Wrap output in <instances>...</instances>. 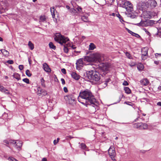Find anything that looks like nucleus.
<instances>
[{
  "label": "nucleus",
  "instance_id": "obj_1",
  "mask_svg": "<svg viewBox=\"0 0 161 161\" xmlns=\"http://www.w3.org/2000/svg\"><path fill=\"white\" fill-rule=\"evenodd\" d=\"M78 99L79 102L85 105H93L92 107L93 108L95 109V107H97L95 104L96 99L91 92L88 90L80 92Z\"/></svg>",
  "mask_w": 161,
  "mask_h": 161
},
{
  "label": "nucleus",
  "instance_id": "obj_2",
  "mask_svg": "<svg viewBox=\"0 0 161 161\" xmlns=\"http://www.w3.org/2000/svg\"><path fill=\"white\" fill-rule=\"evenodd\" d=\"M104 60L103 55L97 52L92 53L88 56H85L84 59V61L88 64L97 62H100Z\"/></svg>",
  "mask_w": 161,
  "mask_h": 161
},
{
  "label": "nucleus",
  "instance_id": "obj_3",
  "mask_svg": "<svg viewBox=\"0 0 161 161\" xmlns=\"http://www.w3.org/2000/svg\"><path fill=\"white\" fill-rule=\"evenodd\" d=\"M87 75L88 79L92 82L95 83L100 82L101 75L98 72L92 70L88 71Z\"/></svg>",
  "mask_w": 161,
  "mask_h": 161
},
{
  "label": "nucleus",
  "instance_id": "obj_4",
  "mask_svg": "<svg viewBox=\"0 0 161 161\" xmlns=\"http://www.w3.org/2000/svg\"><path fill=\"white\" fill-rule=\"evenodd\" d=\"M54 38L55 41L63 45L69 41L67 37L64 36L59 33H57L55 34Z\"/></svg>",
  "mask_w": 161,
  "mask_h": 161
},
{
  "label": "nucleus",
  "instance_id": "obj_5",
  "mask_svg": "<svg viewBox=\"0 0 161 161\" xmlns=\"http://www.w3.org/2000/svg\"><path fill=\"white\" fill-rule=\"evenodd\" d=\"M149 3L146 2H140L137 5V8L140 10L144 12L147 8H149Z\"/></svg>",
  "mask_w": 161,
  "mask_h": 161
},
{
  "label": "nucleus",
  "instance_id": "obj_6",
  "mask_svg": "<svg viewBox=\"0 0 161 161\" xmlns=\"http://www.w3.org/2000/svg\"><path fill=\"white\" fill-rule=\"evenodd\" d=\"M64 99L67 103L70 104H73L75 100V97L72 94H69L65 96Z\"/></svg>",
  "mask_w": 161,
  "mask_h": 161
},
{
  "label": "nucleus",
  "instance_id": "obj_7",
  "mask_svg": "<svg viewBox=\"0 0 161 161\" xmlns=\"http://www.w3.org/2000/svg\"><path fill=\"white\" fill-rule=\"evenodd\" d=\"M115 148L113 146H111L108 150V153L109 157L113 160H115L116 153Z\"/></svg>",
  "mask_w": 161,
  "mask_h": 161
},
{
  "label": "nucleus",
  "instance_id": "obj_8",
  "mask_svg": "<svg viewBox=\"0 0 161 161\" xmlns=\"http://www.w3.org/2000/svg\"><path fill=\"white\" fill-rule=\"evenodd\" d=\"M10 143L11 145H12L13 146L17 148H20L22 145V142L18 140L13 141L10 140Z\"/></svg>",
  "mask_w": 161,
  "mask_h": 161
},
{
  "label": "nucleus",
  "instance_id": "obj_9",
  "mask_svg": "<svg viewBox=\"0 0 161 161\" xmlns=\"http://www.w3.org/2000/svg\"><path fill=\"white\" fill-rule=\"evenodd\" d=\"M84 58H81L79 59L76 62V68L77 70H79L81 69V67H83L84 65L86 64H85V63L83 62V61L85 62L84 60Z\"/></svg>",
  "mask_w": 161,
  "mask_h": 161
},
{
  "label": "nucleus",
  "instance_id": "obj_10",
  "mask_svg": "<svg viewBox=\"0 0 161 161\" xmlns=\"http://www.w3.org/2000/svg\"><path fill=\"white\" fill-rule=\"evenodd\" d=\"M152 21L151 20H146L145 21L142 20L139 23L136 24V25L138 26H147L151 25Z\"/></svg>",
  "mask_w": 161,
  "mask_h": 161
},
{
  "label": "nucleus",
  "instance_id": "obj_11",
  "mask_svg": "<svg viewBox=\"0 0 161 161\" xmlns=\"http://www.w3.org/2000/svg\"><path fill=\"white\" fill-rule=\"evenodd\" d=\"M100 67L103 71H107L109 70L111 65L109 63H102L100 64Z\"/></svg>",
  "mask_w": 161,
  "mask_h": 161
},
{
  "label": "nucleus",
  "instance_id": "obj_12",
  "mask_svg": "<svg viewBox=\"0 0 161 161\" xmlns=\"http://www.w3.org/2000/svg\"><path fill=\"white\" fill-rule=\"evenodd\" d=\"M148 48L147 47H143L142 49V60H145L146 59L145 57L147 56Z\"/></svg>",
  "mask_w": 161,
  "mask_h": 161
},
{
  "label": "nucleus",
  "instance_id": "obj_13",
  "mask_svg": "<svg viewBox=\"0 0 161 161\" xmlns=\"http://www.w3.org/2000/svg\"><path fill=\"white\" fill-rule=\"evenodd\" d=\"M0 91L8 95H11L9 90L0 84Z\"/></svg>",
  "mask_w": 161,
  "mask_h": 161
},
{
  "label": "nucleus",
  "instance_id": "obj_14",
  "mask_svg": "<svg viewBox=\"0 0 161 161\" xmlns=\"http://www.w3.org/2000/svg\"><path fill=\"white\" fill-rule=\"evenodd\" d=\"M149 3V8H153L155 7L157 5V3L154 0H150L147 2Z\"/></svg>",
  "mask_w": 161,
  "mask_h": 161
},
{
  "label": "nucleus",
  "instance_id": "obj_15",
  "mask_svg": "<svg viewBox=\"0 0 161 161\" xmlns=\"http://www.w3.org/2000/svg\"><path fill=\"white\" fill-rule=\"evenodd\" d=\"M143 15L144 18L147 19H151L153 16L152 13L150 11H145L143 12Z\"/></svg>",
  "mask_w": 161,
  "mask_h": 161
},
{
  "label": "nucleus",
  "instance_id": "obj_16",
  "mask_svg": "<svg viewBox=\"0 0 161 161\" xmlns=\"http://www.w3.org/2000/svg\"><path fill=\"white\" fill-rule=\"evenodd\" d=\"M121 4L122 5V7L125 8L129 5L131 6V3L129 1L126 0H123Z\"/></svg>",
  "mask_w": 161,
  "mask_h": 161
},
{
  "label": "nucleus",
  "instance_id": "obj_17",
  "mask_svg": "<svg viewBox=\"0 0 161 161\" xmlns=\"http://www.w3.org/2000/svg\"><path fill=\"white\" fill-rule=\"evenodd\" d=\"M71 77L75 80H78L80 78V76L75 72L71 73Z\"/></svg>",
  "mask_w": 161,
  "mask_h": 161
},
{
  "label": "nucleus",
  "instance_id": "obj_18",
  "mask_svg": "<svg viewBox=\"0 0 161 161\" xmlns=\"http://www.w3.org/2000/svg\"><path fill=\"white\" fill-rule=\"evenodd\" d=\"M43 69L47 72H50L51 69L47 64L45 63L43 64Z\"/></svg>",
  "mask_w": 161,
  "mask_h": 161
},
{
  "label": "nucleus",
  "instance_id": "obj_19",
  "mask_svg": "<svg viewBox=\"0 0 161 161\" xmlns=\"http://www.w3.org/2000/svg\"><path fill=\"white\" fill-rule=\"evenodd\" d=\"M140 82L142 85L147 86L149 84V81L147 79H143L141 80Z\"/></svg>",
  "mask_w": 161,
  "mask_h": 161
},
{
  "label": "nucleus",
  "instance_id": "obj_20",
  "mask_svg": "<svg viewBox=\"0 0 161 161\" xmlns=\"http://www.w3.org/2000/svg\"><path fill=\"white\" fill-rule=\"evenodd\" d=\"M125 9L129 13V14H131V13L133 11V6L132 4H131V6L129 5L128 7H127Z\"/></svg>",
  "mask_w": 161,
  "mask_h": 161
},
{
  "label": "nucleus",
  "instance_id": "obj_21",
  "mask_svg": "<svg viewBox=\"0 0 161 161\" xmlns=\"http://www.w3.org/2000/svg\"><path fill=\"white\" fill-rule=\"evenodd\" d=\"M37 93L40 94H42L43 95H45L47 94V92L45 91H42V89L40 87H38L37 88Z\"/></svg>",
  "mask_w": 161,
  "mask_h": 161
},
{
  "label": "nucleus",
  "instance_id": "obj_22",
  "mask_svg": "<svg viewBox=\"0 0 161 161\" xmlns=\"http://www.w3.org/2000/svg\"><path fill=\"white\" fill-rule=\"evenodd\" d=\"M0 51L5 56H8L9 55V52L4 49H1Z\"/></svg>",
  "mask_w": 161,
  "mask_h": 161
},
{
  "label": "nucleus",
  "instance_id": "obj_23",
  "mask_svg": "<svg viewBox=\"0 0 161 161\" xmlns=\"http://www.w3.org/2000/svg\"><path fill=\"white\" fill-rule=\"evenodd\" d=\"M141 130L147 129L148 127V125L146 123H141Z\"/></svg>",
  "mask_w": 161,
  "mask_h": 161
},
{
  "label": "nucleus",
  "instance_id": "obj_24",
  "mask_svg": "<svg viewBox=\"0 0 161 161\" xmlns=\"http://www.w3.org/2000/svg\"><path fill=\"white\" fill-rule=\"evenodd\" d=\"M81 19L82 20L85 22H88L89 21L88 17L85 15L82 16H81Z\"/></svg>",
  "mask_w": 161,
  "mask_h": 161
},
{
  "label": "nucleus",
  "instance_id": "obj_25",
  "mask_svg": "<svg viewBox=\"0 0 161 161\" xmlns=\"http://www.w3.org/2000/svg\"><path fill=\"white\" fill-rule=\"evenodd\" d=\"M96 48V47L94 44L92 43H91L89 45V50H94Z\"/></svg>",
  "mask_w": 161,
  "mask_h": 161
},
{
  "label": "nucleus",
  "instance_id": "obj_26",
  "mask_svg": "<svg viewBox=\"0 0 161 161\" xmlns=\"http://www.w3.org/2000/svg\"><path fill=\"white\" fill-rule=\"evenodd\" d=\"M138 69L140 71H142L144 69L143 65L141 63H139L137 65Z\"/></svg>",
  "mask_w": 161,
  "mask_h": 161
},
{
  "label": "nucleus",
  "instance_id": "obj_27",
  "mask_svg": "<svg viewBox=\"0 0 161 161\" xmlns=\"http://www.w3.org/2000/svg\"><path fill=\"white\" fill-rule=\"evenodd\" d=\"M51 12L53 18H54L55 16V9L54 7H51L50 8Z\"/></svg>",
  "mask_w": 161,
  "mask_h": 161
},
{
  "label": "nucleus",
  "instance_id": "obj_28",
  "mask_svg": "<svg viewBox=\"0 0 161 161\" xmlns=\"http://www.w3.org/2000/svg\"><path fill=\"white\" fill-rule=\"evenodd\" d=\"M141 123H137L135 124L134 125V127L135 128L138 129H141Z\"/></svg>",
  "mask_w": 161,
  "mask_h": 161
},
{
  "label": "nucleus",
  "instance_id": "obj_29",
  "mask_svg": "<svg viewBox=\"0 0 161 161\" xmlns=\"http://www.w3.org/2000/svg\"><path fill=\"white\" fill-rule=\"evenodd\" d=\"M124 89L125 93H126L129 94L131 93V90L129 87H125L124 88Z\"/></svg>",
  "mask_w": 161,
  "mask_h": 161
},
{
  "label": "nucleus",
  "instance_id": "obj_30",
  "mask_svg": "<svg viewBox=\"0 0 161 161\" xmlns=\"http://www.w3.org/2000/svg\"><path fill=\"white\" fill-rule=\"evenodd\" d=\"M28 45L31 50H32L34 48V44L31 41H29L28 42Z\"/></svg>",
  "mask_w": 161,
  "mask_h": 161
},
{
  "label": "nucleus",
  "instance_id": "obj_31",
  "mask_svg": "<svg viewBox=\"0 0 161 161\" xmlns=\"http://www.w3.org/2000/svg\"><path fill=\"white\" fill-rule=\"evenodd\" d=\"M13 76L14 78L18 80H19L20 79V76L18 74H14L13 75Z\"/></svg>",
  "mask_w": 161,
  "mask_h": 161
},
{
  "label": "nucleus",
  "instance_id": "obj_32",
  "mask_svg": "<svg viewBox=\"0 0 161 161\" xmlns=\"http://www.w3.org/2000/svg\"><path fill=\"white\" fill-rule=\"evenodd\" d=\"M49 46L50 48L53 49L54 50L56 49V46L54 45L52 42H50L49 44Z\"/></svg>",
  "mask_w": 161,
  "mask_h": 161
},
{
  "label": "nucleus",
  "instance_id": "obj_33",
  "mask_svg": "<svg viewBox=\"0 0 161 161\" xmlns=\"http://www.w3.org/2000/svg\"><path fill=\"white\" fill-rule=\"evenodd\" d=\"M41 83L42 86L44 87H46V84L45 83V80L43 78H42L41 79Z\"/></svg>",
  "mask_w": 161,
  "mask_h": 161
},
{
  "label": "nucleus",
  "instance_id": "obj_34",
  "mask_svg": "<svg viewBox=\"0 0 161 161\" xmlns=\"http://www.w3.org/2000/svg\"><path fill=\"white\" fill-rule=\"evenodd\" d=\"M116 16L119 19L120 21L122 23L124 22L122 17L119 14H116Z\"/></svg>",
  "mask_w": 161,
  "mask_h": 161
},
{
  "label": "nucleus",
  "instance_id": "obj_35",
  "mask_svg": "<svg viewBox=\"0 0 161 161\" xmlns=\"http://www.w3.org/2000/svg\"><path fill=\"white\" fill-rule=\"evenodd\" d=\"M125 54L126 57L129 59H132V57L130 54L128 52H126L125 53Z\"/></svg>",
  "mask_w": 161,
  "mask_h": 161
},
{
  "label": "nucleus",
  "instance_id": "obj_36",
  "mask_svg": "<svg viewBox=\"0 0 161 161\" xmlns=\"http://www.w3.org/2000/svg\"><path fill=\"white\" fill-rule=\"evenodd\" d=\"M26 75L29 77H31V74L29 69H27L25 71Z\"/></svg>",
  "mask_w": 161,
  "mask_h": 161
},
{
  "label": "nucleus",
  "instance_id": "obj_37",
  "mask_svg": "<svg viewBox=\"0 0 161 161\" xmlns=\"http://www.w3.org/2000/svg\"><path fill=\"white\" fill-rule=\"evenodd\" d=\"M86 145L83 143H81L80 144V147L82 149H85L86 148Z\"/></svg>",
  "mask_w": 161,
  "mask_h": 161
},
{
  "label": "nucleus",
  "instance_id": "obj_38",
  "mask_svg": "<svg viewBox=\"0 0 161 161\" xmlns=\"http://www.w3.org/2000/svg\"><path fill=\"white\" fill-rule=\"evenodd\" d=\"M8 159L9 161H18L17 159H15V158L12 157H9L8 158Z\"/></svg>",
  "mask_w": 161,
  "mask_h": 161
},
{
  "label": "nucleus",
  "instance_id": "obj_39",
  "mask_svg": "<svg viewBox=\"0 0 161 161\" xmlns=\"http://www.w3.org/2000/svg\"><path fill=\"white\" fill-rule=\"evenodd\" d=\"M46 20V18L44 16H41L40 17V21H44Z\"/></svg>",
  "mask_w": 161,
  "mask_h": 161
},
{
  "label": "nucleus",
  "instance_id": "obj_40",
  "mask_svg": "<svg viewBox=\"0 0 161 161\" xmlns=\"http://www.w3.org/2000/svg\"><path fill=\"white\" fill-rule=\"evenodd\" d=\"M23 81L27 84L29 83V80L28 78H24L23 79Z\"/></svg>",
  "mask_w": 161,
  "mask_h": 161
},
{
  "label": "nucleus",
  "instance_id": "obj_41",
  "mask_svg": "<svg viewBox=\"0 0 161 161\" xmlns=\"http://www.w3.org/2000/svg\"><path fill=\"white\" fill-rule=\"evenodd\" d=\"M64 51L65 53H68V48L66 47L65 45H64Z\"/></svg>",
  "mask_w": 161,
  "mask_h": 161
},
{
  "label": "nucleus",
  "instance_id": "obj_42",
  "mask_svg": "<svg viewBox=\"0 0 161 161\" xmlns=\"http://www.w3.org/2000/svg\"><path fill=\"white\" fill-rule=\"evenodd\" d=\"M155 56L156 58H158L159 57H161V53H156L155 54Z\"/></svg>",
  "mask_w": 161,
  "mask_h": 161
},
{
  "label": "nucleus",
  "instance_id": "obj_43",
  "mask_svg": "<svg viewBox=\"0 0 161 161\" xmlns=\"http://www.w3.org/2000/svg\"><path fill=\"white\" fill-rule=\"evenodd\" d=\"M7 62L10 64H12L14 63V62L12 60H8Z\"/></svg>",
  "mask_w": 161,
  "mask_h": 161
},
{
  "label": "nucleus",
  "instance_id": "obj_44",
  "mask_svg": "<svg viewBox=\"0 0 161 161\" xmlns=\"http://www.w3.org/2000/svg\"><path fill=\"white\" fill-rule=\"evenodd\" d=\"M77 9L78 12H79L80 13H81L82 11V8L78 6L77 8Z\"/></svg>",
  "mask_w": 161,
  "mask_h": 161
},
{
  "label": "nucleus",
  "instance_id": "obj_45",
  "mask_svg": "<svg viewBox=\"0 0 161 161\" xmlns=\"http://www.w3.org/2000/svg\"><path fill=\"white\" fill-rule=\"evenodd\" d=\"M19 68L20 70H23L24 68L23 65H19Z\"/></svg>",
  "mask_w": 161,
  "mask_h": 161
},
{
  "label": "nucleus",
  "instance_id": "obj_46",
  "mask_svg": "<svg viewBox=\"0 0 161 161\" xmlns=\"http://www.w3.org/2000/svg\"><path fill=\"white\" fill-rule=\"evenodd\" d=\"M143 30L145 31L146 34H147L149 36H150V32L147 30L146 29H144Z\"/></svg>",
  "mask_w": 161,
  "mask_h": 161
},
{
  "label": "nucleus",
  "instance_id": "obj_47",
  "mask_svg": "<svg viewBox=\"0 0 161 161\" xmlns=\"http://www.w3.org/2000/svg\"><path fill=\"white\" fill-rule=\"evenodd\" d=\"M126 29L128 31V32L131 35H132L133 36V33H134V32H132V31H131L129 29H128L127 28H126Z\"/></svg>",
  "mask_w": 161,
  "mask_h": 161
},
{
  "label": "nucleus",
  "instance_id": "obj_48",
  "mask_svg": "<svg viewBox=\"0 0 161 161\" xmlns=\"http://www.w3.org/2000/svg\"><path fill=\"white\" fill-rule=\"evenodd\" d=\"M61 70L62 73L64 74H65L66 73V71L65 69H62Z\"/></svg>",
  "mask_w": 161,
  "mask_h": 161
},
{
  "label": "nucleus",
  "instance_id": "obj_49",
  "mask_svg": "<svg viewBox=\"0 0 161 161\" xmlns=\"http://www.w3.org/2000/svg\"><path fill=\"white\" fill-rule=\"evenodd\" d=\"M133 36L137 38L140 37V36L138 34L135 33H133Z\"/></svg>",
  "mask_w": 161,
  "mask_h": 161
},
{
  "label": "nucleus",
  "instance_id": "obj_50",
  "mask_svg": "<svg viewBox=\"0 0 161 161\" xmlns=\"http://www.w3.org/2000/svg\"><path fill=\"white\" fill-rule=\"evenodd\" d=\"M10 140H9V141H8V140H4V142L5 143H6V144H10V145H11V144H10Z\"/></svg>",
  "mask_w": 161,
  "mask_h": 161
},
{
  "label": "nucleus",
  "instance_id": "obj_51",
  "mask_svg": "<svg viewBox=\"0 0 161 161\" xmlns=\"http://www.w3.org/2000/svg\"><path fill=\"white\" fill-rule=\"evenodd\" d=\"M123 85L124 86H127L128 85V83L126 81H125L123 83Z\"/></svg>",
  "mask_w": 161,
  "mask_h": 161
},
{
  "label": "nucleus",
  "instance_id": "obj_52",
  "mask_svg": "<svg viewBox=\"0 0 161 161\" xmlns=\"http://www.w3.org/2000/svg\"><path fill=\"white\" fill-rule=\"evenodd\" d=\"M61 81L62 82V84L63 85H64L65 84V81L64 80L63 78H61Z\"/></svg>",
  "mask_w": 161,
  "mask_h": 161
},
{
  "label": "nucleus",
  "instance_id": "obj_53",
  "mask_svg": "<svg viewBox=\"0 0 161 161\" xmlns=\"http://www.w3.org/2000/svg\"><path fill=\"white\" fill-rule=\"evenodd\" d=\"M64 91L65 92H68V90L67 89V88L66 87H64Z\"/></svg>",
  "mask_w": 161,
  "mask_h": 161
},
{
  "label": "nucleus",
  "instance_id": "obj_54",
  "mask_svg": "<svg viewBox=\"0 0 161 161\" xmlns=\"http://www.w3.org/2000/svg\"><path fill=\"white\" fill-rule=\"evenodd\" d=\"M114 1V0H110V1H108V2L109 3H110V4H112Z\"/></svg>",
  "mask_w": 161,
  "mask_h": 161
},
{
  "label": "nucleus",
  "instance_id": "obj_55",
  "mask_svg": "<svg viewBox=\"0 0 161 161\" xmlns=\"http://www.w3.org/2000/svg\"><path fill=\"white\" fill-rule=\"evenodd\" d=\"M80 53V52L74 51V53H73L75 55H76L78 53Z\"/></svg>",
  "mask_w": 161,
  "mask_h": 161
},
{
  "label": "nucleus",
  "instance_id": "obj_56",
  "mask_svg": "<svg viewBox=\"0 0 161 161\" xmlns=\"http://www.w3.org/2000/svg\"><path fill=\"white\" fill-rule=\"evenodd\" d=\"M70 47H71L73 49H75L76 48V47H75L74 46L71 45V46L70 44Z\"/></svg>",
  "mask_w": 161,
  "mask_h": 161
},
{
  "label": "nucleus",
  "instance_id": "obj_57",
  "mask_svg": "<svg viewBox=\"0 0 161 161\" xmlns=\"http://www.w3.org/2000/svg\"><path fill=\"white\" fill-rule=\"evenodd\" d=\"M58 142V141H57L55 140L53 141V143L55 145H56Z\"/></svg>",
  "mask_w": 161,
  "mask_h": 161
},
{
  "label": "nucleus",
  "instance_id": "obj_58",
  "mask_svg": "<svg viewBox=\"0 0 161 161\" xmlns=\"http://www.w3.org/2000/svg\"><path fill=\"white\" fill-rule=\"evenodd\" d=\"M157 105L158 106H161V102H158L157 103Z\"/></svg>",
  "mask_w": 161,
  "mask_h": 161
},
{
  "label": "nucleus",
  "instance_id": "obj_59",
  "mask_svg": "<svg viewBox=\"0 0 161 161\" xmlns=\"http://www.w3.org/2000/svg\"><path fill=\"white\" fill-rule=\"evenodd\" d=\"M154 63L155 64H158L159 63V61H154Z\"/></svg>",
  "mask_w": 161,
  "mask_h": 161
},
{
  "label": "nucleus",
  "instance_id": "obj_60",
  "mask_svg": "<svg viewBox=\"0 0 161 161\" xmlns=\"http://www.w3.org/2000/svg\"><path fill=\"white\" fill-rule=\"evenodd\" d=\"M42 161H47V159L46 158H44L42 159Z\"/></svg>",
  "mask_w": 161,
  "mask_h": 161
},
{
  "label": "nucleus",
  "instance_id": "obj_61",
  "mask_svg": "<svg viewBox=\"0 0 161 161\" xmlns=\"http://www.w3.org/2000/svg\"><path fill=\"white\" fill-rule=\"evenodd\" d=\"M28 61H29V64H30H30H31V60L30 59H29H29H28Z\"/></svg>",
  "mask_w": 161,
  "mask_h": 161
},
{
  "label": "nucleus",
  "instance_id": "obj_62",
  "mask_svg": "<svg viewBox=\"0 0 161 161\" xmlns=\"http://www.w3.org/2000/svg\"><path fill=\"white\" fill-rule=\"evenodd\" d=\"M158 89L159 90H161V86H159L158 87Z\"/></svg>",
  "mask_w": 161,
  "mask_h": 161
},
{
  "label": "nucleus",
  "instance_id": "obj_63",
  "mask_svg": "<svg viewBox=\"0 0 161 161\" xmlns=\"http://www.w3.org/2000/svg\"><path fill=\"white\" fill-rule=\"evenodd\" d=\"M107 83H108L106 81H105V82L104 83V84L105 85V87L107 86Z\"/></svg>",
  "mask_w": 161,
  "mask_h": 161
},
{
  "label": "nucleus",
  "instance_id": "obj_64",
  "mask_svg": "<svg viewBox=\"0 0 161 161\" xmlns=\"http://www.w3.org/2000/svg\"><path fill=\"white\" fill-rule=\"evenodd\" d=\"M110 80V79H107L105 81L107 82L108 83L109 81Z\"/></svg>",
  "mask_w": 161,
  "mask_h": 161
}]
</instances>
